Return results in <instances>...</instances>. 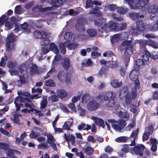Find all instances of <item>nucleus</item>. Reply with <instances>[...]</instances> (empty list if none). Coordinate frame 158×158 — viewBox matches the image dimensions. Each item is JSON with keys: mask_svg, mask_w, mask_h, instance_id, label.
<instances>
[{"mask_svg": "<svg viewBox=\"0 0 158 158\" xmlns=\"http://www.w3.org/2000/svg\"><path fill=\"white\" fill-rule=\"evenodd\" d=\"M33 35L37 39H40L43 38V35L42 32L35 30L33 33Z\"/></svg>", "mask_w": 158, "mask_h": 158, "instance_id": "nucleus-35", "label": "nucleus"}, {"mask_svg": "<svg viewBox=\"0 0 158 158\" xmlns=\"http://www.w3.org/2000/svg\"><path fill=\"white\" fill-rule=\"evenodd\" d=\"M89 20L90 22L94 21L95 25L98 27V30L102 33L105 30L106 28L107 23H106L105 19L101 18L95 20L94 16H92L89 17Z\"/></svg>", "mask_w": 158, "mask_h": 158, "instance_id": "nucleus-3", "label": "nucleus"}, {"mask_svg": "<svg viewBox=\"0 0 158 158\" xmlns=\"http://www.w3.org/2000/svg\"><path fill=\"white\" fill-rule=\"evenodd\" d=\"M22 9L20 5H17L15 8V13L16 14H20L21 13Z\"/></svg>", "mask_w": 158, "mask_h": 158, "instance_id": "nucleus-53", "label": "nucleus"}, {"mask_svg": "<svg viewBox=\"0 0 158 158\" xmlns=\"http://www.w3.org/2000/svg\"><path fill=\"white\" fill-rule=\"evenodd\" d=\"M135 123L136 121L135 119H133L132 122L130 123L125 128L127 130H130L131 128L134 127L135 124Z\"/></svg>", "mask_w": 158, "mask_h": 158, "instance_id": "nucleus-45", "label": "nucleus"}, {"mask_svg": "<svg viewBox=\"0 0 158 158\" xmlns=\"http://www.w3.org/2000/svg\"><path fill=\"white\" fill-rule=\"evenodd\" d=\"M116 123H118L120 127L123 128L125 127L127 125V122L126 121L123 119H119L117 121Z\"/></svg>", "mask_w": 158, "mask_h": 158, "instance_id": "nucleus-39", "label": "nucleus"}, {"mask_svg": "<svg viewBox=\"0 0 158 158\" xmlns=\"http://www.w3.org/2000/svg\"><path fill=\"white\" fill-rule=\"evenodd\" d=\"M138 134V128H137L136 130L133 131L131 133L130 137L135 139V138L137 137Z\"/></svg>", "mask_w": 158, "mask_h": 158, "instance_id": "nucleus-60", "label": "nucleus"}, {"mask_svg": "<svg viewBox=\"0 0 158 158\" xmlns=\"http://www.w3.org/2000/svg\"><path fill=\"white\" fill-rule=\"evenodd\" d=\"M137 60L135 61L133 69L131 71L129 76L130 79L133 81L135 85L132 88H135L136 90L138 88V63Z\"/></svg>", "mask_w": 158, "mask_h": 158, "instance_id": "nucleus-4", "label": "nucleus"}, {"mask_svg": "<svg viewBox=\"0 0 158 158\" xmlns=\"http://www.w3.org/2000/svg\"><path fill=\"white\" fill-rule=\"evenodd\" d=\"M45 85L46 86L50 87H53L55 85V84L53 80L51 79L45 82Z\"/></svg>", "mask_w": 158, "mask_h": 158, "instance_id": "nucleus-46", "label": "nucleus"}, {"mask_svg": "<svg viewBox=\"0 0 158 158\" xmlns=\"http://www.w3.org/2000/svg\"><path fill=\"white\" fill-rule=\"evenodd\" d=\"M11 43L6 42V50L7 51H10L13 49V50L15 49V46L14 44H13L12 47H11Z\"/></svg>", "mask_w": 158, "mask_h": 158, "instance_id": "nucleus-49", "label": "nucleus"}, {"mask_svg": "<svg viewBox=\"0 0 158 158\" xmlns=\"http://www.w3.org/2000/svg\"><path fill=\"white\" fill-rule=\"evenodd\" d=\"M124 2L128 4L131 9L136 10L138 8V0H124Z\"/></svg>", "mask_w": 158, "mask_h": 158, "instance_id": "nucleus-10", "label": "nucleus"}, {"mask_svg": "<svg viewBox=\"0 0 158 158\" xmlns=\"http://www.w3.org/2000/svg\"><path fill=\"white\" fill-rule=\"evenodd\" d=\"M117 9L118 10V12L121 14H125L128 10V8L127 7L124 8L121 6L118 7Z\"/></svg>", "mask_w": 158, "mask_h": 158, "instance_id": "nucleus-36", "label": "nucleus"}, {"mask_svg": "<svg viewBox=\"0 0 158 158\" xmlns=\"http://www.w3.org/2000/svg\"><path fill=\"white\" fill-rule=\"evenodd\" d=\"M29 69L31 73H38V67L36 64H32L30 67Z\"/></svg>", "mask_w": 158, "mask_h": 158, "instance_id": "nucleus-22", "label": "nucleus"}, {"mask_svg": "<svg viewBox=\"0 0 158 158\" xmlns=\"http://www.w3.org/2000/svg\"><path fill=\"white\" fill-rule=\"evenodd\" d=\"M149 11L153 14H158V5H154L152 6Z\"/></svg>", "mask_w": 158, "mask_h": 158, "instance_id": "nucleus-27", "label": "nucleus"}, {"mask_svg": "<svg viewBox=\"0 0 158 158\" xmlns=\"http://www.w3.org/2000/svg\"><path fill=\"white\" fill-rule=\"evenodd\" d=\"M49 98L52 102H56L58 101V97L55 94L51 95Z\"/></svg>", "mask_w": 158, "mask_h": 158, "instance_id": "nucleus-62", "label": "nucleus"}, {"mask_svg": "<svg viewBox=\"0 0 158 158\" xmlns=\"http://www.w3.org/2000/svg\"><path fill=\"white\" fill-rule=\"evenodd\" d=\"M118 116L120 118H124L127 120L129 118V115L127 112H123L120 111L118 113Z\"/></svg>", "mask_w": 158, "mask_h": 158, "instance_id": "nucleus-23", "label": "nucleus"}, {"mask_svg": "<svg viewBox=\"0 0 158 158\" xmlns=\"http://www.w3.org/2000/svg\"><path fill=\"white\" fill-rule=\"evenodd\" d=\"M127 24L126 23H123L119 25H118L117 31L125 30L127 28Z\"/></svg>", "mask_w": 158, "mask_h": 158, "instance_id": "nucleus-41", "label": "nucleus"}, {"mask_svg": "<svg viewBox=\"0 0 158 158\" xmlns=\"http://www.w3.org/2000/svg\"><path fill=\"white\" fill-rule=\"evenodd\" d=\"M121 35L120 34H115L110 39L111 43L113 44H115L116 43L120 40V37Z\"/></svg>", "mask_w": 158, "mask_h": 158, "instance_id": "nucleus-19", "label": "nucleus"}, {"mask_svg": "<svg viewBox=\"0 0 158 158\" xmlns=\"http://www.w3.org/2000/svg\"><path fill=\"white\" fill-rule=\"evenodd\" d=\"M86 33L89 37H92L97 35V31L94 29H88L87 30Z\"/></svg>", "mask_w": 158, "mask_h": 158, "instance_id": "nucleus-18", "label": "nucleus"}, {"mask_svg": "<svg viewBox=\"0 0 158 158\" xmlns=\"http://www.w3.org/2000/svg\"><path fill=\"white\" fill-rule=\"evenodd\" d=\"M148 0H139V5L140 7V9L144 11L146 10L147 5L148 3ZM140 8L139 7V9Z\"/></svg>", "mask_w": 158, "mask_h": 158, "instance_id": "nucleus-12", "label": "nucleus"}, {"mask_svg": "<svg viewBox=\"0 0 158 158\" xmlns=\"http://www.w3.org/2000/svg\"><path fill=\"white\" fill-rule=\"evenodd\" d=\"M38 148L40 149L45 150L46 149H48L49 148V147L48 146L47 143H40L38 145Z\"/></svg>", "mask_w": 158, "mask_h": 158, "instance_id": "nucleus-51", "label": "nucleus"}, {"mask_svg": "<svg viewBox=\"0 0 158 158\" xmlns=\"http://www.w3.org/2000/svg\"><path fill=\"white\" fill-rule=\"evenodd\" d=\"M17 65V63L15 62L8 61L7 62V66L10 69H13L15 68Z\"/></svg>", "mask_w": 158, "mask_h": 158, "instance_id": "nucleus-42", "label": "nucleus"}, {"mask_svg": "<svg viewBox=\"0 0 158 158\" xmlns=\"http://www.w3.org/2000/svg\"><path fill=\"white\" fill-rule=\"evenodd\" d=\"M50 43V41L49 40L45 37H43L41 39V44L44 46H48Z\"/></svg>", "mask_w": 158, "mask_h": 158, "instance_id": "nucleus-40", "label": "nucleus"}, {"mask_svg": "<svg viewBox=\"0 0 158 158\" xmlns=\"http://www.w3.org/2000/svg\"><path fill=\"white\" fill-rule=\"evenodd\" d=\"M15 38L13 34L10 33L6 38V42L12 43L15 41Z\"/></svg>", "mask_w": 158, "mask_h": 158, "instance_id": "nucleus-38", "label": "nucleus"}, {"mask_svg": "<svg viewBox=\"0 0 158 158\" xmlns=\"http://www.w3.org/2000/svg\"><path fill=\"white\" fill-rule=\"evenodd\" d=\"M153 130L154 127L152 125L149 124L146 128L145 132L150 135L153 133Z\"/></svg>", "mask_w": 158, "mask_h": 158, "instance_id": "nucleus-34", "label": "nucleus"}, {"mask_svg": "<svg viewBox=\"0 0 158 158\" xmlns=\"http://www.w3.org/2000/svg\"><path fill=\"white\" fill-rule=\"evenodd\" d=\"M28 24L26 22H24L23 24L20 25L21 28L22 29L24 32L27 33H29L30 32V30L28 28Z\"/></svg>", "mask_w": 158, "mask_h": 158, "instance_id": "nucleus-25", "label": "nucleus"}, {"mask_svg": "<svg viewBox=\"0 0 158 158\" xmlns=\"http://www.w3.org/2000/svg\"><path fill=\"white\" fill-rule=\"evenodd\" d=\"M151 57L154 60L158 58V52L154 51L152 52V54H151Z\"/></svg>", "mask_w": 158, "mask_h": 158, "instance_id": "nucleus-54", "label": "nucleus"}, {"mask_svg": "<svg viewBox=\"0 0 158 158\" xmlns=\"http://www.w3.org/2000/svg\"><path fill=\"white\" fill-rule=\"evenodd\" d=\"M100 104L94 100L89 101L87 105L88 110L91 111H95L99 108Z\"/></svg>", "mask_w": 158, "mask_h": 158, "instance_id": "nucleus-7", "label": "nucleus"}, {"mask_svg": "<svg viewBox=\"0 0 158 158\" xmlns=\"http://www.w3.org/2000/svg\"><path fill=\"white\" fill-rule=\"evenodd\" d=\"M89 14H95L98 16H100L102 15V14L100 11L98 7L92 8L89 12Z\"/></svg>", "mask_w": 158, "mask_h": 158, "instance_id": "nucleus-14", "label": "nucleus"}, {"mask_svg": "<svg viewBox=\"0 0 158 158\" xmlns=\"http://www.w3.org/2000/svg\"><path fill=\"white\" fill-rule=\"evenodd\" d=\"M9 145L8 144L0 142V148L6 150L8 149Z\"/></svg>", "mask_w": 158, "mask_h": 158, "instance_id": "nucleus-57", "label": "nucleus"}, {"mask_svg": "<svg viewBox=\"0 0 158 158\" xmlns=\"http://www.w3.org/2000/svg\"><path fill=\"white\" fill-rule=\"evenodd\" d=\"M118 23L110 20L107 23L106 28H109L112 31H117Z\"/></svg>", "mask_w": 158, "mask_h": 158, "instance_id": "nucleus-9", "label": "nucleus"}, {"mask_svg": "<svg viewBox=\"0 0 158 158\" xmlns=\"http://www.w3.org/2000/svg\"><path fill=\"white\" fill-rule=\"evenodd\" d=\"M129 17L133 20L135 21H136V27L137 28H138V13H135L134 12L130 13L129 14Z\"/></svg>", "mask_w": 158, "mask_h": 158, "instance_id": "nucleus-20", "label": "nucleus"}, {"mask_svg": "<svg viewBox=\"0 0 158 158\" xmlns=\"http://www.w3.org/2000/svg\"><path fill=\"white\" fill-rule=\"evenodd\" d=\"M49 48L56 55H58L59 52V50L57 45L54 43H51L50 44Z\"/></svg>", "mask_w": 158, "mask_h": 158, "instance_id": "nucleus-13", "label": "nucleus"}, {"mask_svg": "<svg viewBox=\"0 0 158 158\" xmlns=\"http://www.w3.org/2000/svg\"><path fill=\"white\" fill-rule=\"evenodd\" d=\"M76 26L78 31H85V30L84 24L79 21L78 20Z\"/></svg>", "mask_w": 158, "mask_h": 158, "instance_id": "nucleus-37", "label": "nucleus"}, {"mask_svg": "<svg viewBox=\"0 0 158 158\" xmlns=\"http://www.w3.org/2000/svg\"><path fill=\"white\" fill-rule=\"evenodd\" d=\"M107 68L105 67H102L100 69L98 74L100 76H101L103 75H106L107 74Z\"/></svg>", "mask_w": 158, "mask_h": 158, "instance_id": "nucleus-43", "label": "nucleus"}, {"mask_svg": "<svg viewBox=\"0 0 158 158\" xmlns=\"http://www.w3.org/2000/svg\"><path fill=\"white\" fill-rule=\"evenodd\" d=\"M13 24L10 22L7 21L6 22L5 26L6 28V30H8L12 29L13 27Z\"/></svg>", "mask_w": 158, "mask_h": 158, "instance_id": "nucleus-56", "label": "nucleus"}, {"mask_svg": "<svg viewBox=\"0 0 158 158\" xmlns=\"http://www.w3.org/2000/svg\"><path fill=\"white\" fill-rule=\"evenodd\" d=\"M39 136L38 133H36L33 130L32 131L29 135V137L31 138L36 139Z\"/></svg>", "mask_w": 158, "mask_h": 158, "instance_id": "nucleus-63", "label": "nucleus"}, {"mask_svg": "<svg viewBox=\"0 0 158 158\" xmlns=\"http://www.w3.org/2000/svg\"><path fill=\"white\" fill-rule=\"evenodd\" d=\"M59 49L60 52L63 54H65L66 52V45L64 43H60L59 45Z\"/></svg>", "mask_w": 158, "mask_h": 158, "instance_id": "nucleus-29", "label": "nucleus"}, {"mask_svg": "<svg viewBox=\"0 0 158 158\" xmlns=\"http://www.w3.org/2000/svg\"><path fill=\"white\" fill-rule=\"evenodd\" d=\"M131 43V40H124L122 42L120 47V50L125 49L123 60L125 62V65L126 67L128 65L131 55L132 53V48L133 47V45Z\"/></svg>", "mask_w": 158, "mask_h": 158, "instance_id": "nucleus-1", "label": "nucleus"}, {"mask_svg": "<svg viewBox=\"0 0 158 158\" xmlns=\"http://www.w3.org/2000/svg\"><path fill=\"white\" fill-rule=\"evenodd\" d=\"M95 123L96 125L102 127L103 128H104L105 127L103 120L100 118H98L95 121Z\"/></svg>", "mask_w": 158, "mask_h": 158, "instance_id": "nucleus-32", "label": "nucleus"}, {"mask_svg": "<svg viewBox=\"0 0 158 158\" xmlns=\"http://www.w3.org/2000/svg\"><path fill=\"white\" fill-rule=\"evenodd\" d=\"M94 152V150L93 148L89 146L87 147L84 150V152L87 155H92L93 153Z\"/></svg>", "mask_w": 158, "mask_h": 158, "instance_id": "nucleus-30", "label": "nucleus"}, {"mask_svg": "<svg viewBox=\"0 0 158 158\" xmlns=\"http://www.w3.org/2000/svg\"><path fill=\"white\" fill-rule=\"evenodd\" d=\"M137 91L135 88H132L131 90V95H128L125 98V103L127 105L129 106L132 103V100H135L137 96Z\"/></svg>", "mask_w": 158, "mask_h": 158, "instance_id": "nucleus-6", "label": "nucleus"}, {"mask_svg": "<svg viewBox=\"0 0 158 158\" xmlns=\"http://www.w3.org/2000/svg\"><path fill=\"white\" fill-rule=\"evenodd\" d=\"M110 84L114 88H117L121 86L123 84L122 82H118L116 79H113L110 81Z\"/></svg>", "mask_w": 158, "mask_h": 158, "instance_id": "nucleus-15", "label": "nucleus"}, {"mask_svg": "<svg viewBox=\"0 0 158 158\" xmlns=\"http://www.w3.org/2000/svg\"><path fill=\"white\" fill-rule=\"evenodd\" d=\"M128 95H131V93L129 92L127 87L124 86L122 87L119 91V97L120 99L122 100L124 98H126Z\"/></svg>", "mask_w": 158, "mask_h": 158, "instance_id": "nucleus-8", "label": "nucleus"}, {"mask_svg": "<svg viewBox=\"0 0 158 158\" xmlns=\"http://www.w3.org/2000/svg\"><path fill=\"white\" fill-rule=\"evenodd\" d=\"M139 44L140 47L143 49V51L147 50L146 47L148 43L146 40H139Z\"/></svg>", "mask_w": 158, "mask_h": 158, "instance_id": "nucleus-26", "label": "nucleus"}, {"mask_svg": "<svg viewBox=\"0 0 158 158\" xmlns=\"http://www.w3.org/2000/svg\"><path fill=\"white\" fill-rule=\"evenodd\" d=\"M78 20L79 21L83 23L84 25L87 24L88 23V20L87 19L84 17L79 18L78 19Z\"/></svg>", "mask_w": 158, "mask_h": 158, "instance_id": "nucleus-61", "label": "nucleus"}, {"mask_svg": "<svg viewBox=\"0 0 158 158\" xmlns=\"http://www.w3.org/2000/svg\"><path fill=\"white\" fill-rule=\"evenodd\" d=\"M14 123L18 124L20 123V119L18 117L17 114H14L13 115V118L12 119Z\"/></svg>", "mask_w": 158, "mask_h": 158, "instance_id": "nucleus-48", "label": "nucleus"}, {"mask_svg": "<svg viewBox=\"0 0 158 158\" xmlns=\"http://www.w3.org/2000/svg\"><path fill=\"white\" fill-rule=\"evenodd\" d=\"M70 60L69 58L66 57L64 58L61 62L62 65L64 69L67 71L69 69L70 67L72 66L71 64Z\"/></svg>", "mask_w": 158, "mask_h": 158, "instance_id": "nucleus-11", "label": "nucleus"}, {"mask_svg": "<svg viewBox=\"0 0 158 158\" xmlns=\"http://www.w3.org/2000/svg\"><path fill=\"white\" fill-rule=\"evenodd\" d=\"M100 55V53L97 52H93L91 54V57L94 59L98 58Z\"/></svg>", "mask_w": 158, "mask_h": 158, "instance_id": "nucleus-64", "label": "nucleus"}, {"mask_svg": "<svg viewBox=\"0 0 158 158\" xmlns=\"http://www.w3.org/2000/svg\"><path fill=\"white\" fill-rule=\"evenodd\" d=\"M57 95L60 98H65L67 95V91L63 89H59L57 91Z\"/></svg>", "mask_w": 158, "mask_h": 158, "instance_id": "nucleus-17", "label": "nucleus"}, {"mask_svg": "<svg viewBox=\"0 0 158 158\" xmlns=\"http://www.w3.org/2000/svg\"><path fill=\"white\" fill-rule=\"evenodd\" d=\"M47 142L48 143L50 144L55 141L54 137L51 134H49L47 136Z\"/></svg>", "mask_w": 158, "mask_h": 158, "instance_id": "nucleus-44", "label": "nucleus"}, {"mask_svg": "<svg viewBox=\"0 0 158 158\" xmlns=\"http://www.w3.org/2000/svg\"><path fill=\"white\" fill-rule=\"evenodd\" d=\"M104 99L105 104L106 106L114 107L116 102L115 92L111 91L107 92L104 96Z\"/></svg>", "mask_w": 158, "mask_h": 158, "instance_id": "nucleus-2", "label": "nucleus"}, {"mask_svg": "<svg viewBox=\"0 0 158 158\" xmlns=\"http://www.w3.org/2000/svg\"><path fill=\"white\" fill-rule=\"evenodd\" d=\"M147 42L148 43V45L152 46L154 48H156L157 47V45L154 41L150 40H148Z\"/></svg>", "mask_w": 158, "mask_h": 158, "instance_id": "nucleus-55", "label": "nucleus"}, {"mask_svg": "<svg viewBox=\"0 0 158 158\" xmlns=\"http://www.w3.org/2000/svg\"><path fill=\"white\" fill-rule=\"evenodd\" d=\"M68 74L67 73L66 74L64 71H61L58 73L57 77L60 81L63 82L64 81L66 75Z\"/></svg>", "mask_w": 158, "mask_h": 158, "instance_id": "nucleus-16", "label": "nucleus"}, {"mask_svg": "<svg viewBox=\"0 0 158 158\" xmlns=\"http://www.w3.org/2000/svg\"><path fill=\"white\" fill-rule=\"evenodd\" d=\"M144 53L141 56V59L139 58V69L141 65L144 66L147 64V61L149 60L151 57V53L147 50L143 51Z\"/></svg>", "mask_w": 158, "mask_h": 158, "instance_id": "nucleus-5", "label": "nucleus"}, {"mask_svg": "<svg viewBox=\"0 0 158 158\" xmlns=\"http://www.w3.org/2000/svg\"><path fill=\"white\" fill-rule=\"evenodd\" d=\"M118 7L116 5L110 4L107 6V8L110 11H114L117 9Z\"/></svg>", "mask_w": 158, "mask_h": 158, "instance_id": "nucleus-50", "label": "nucleus"}, {"mask_svg": "<svg viewBox=\"0 0 158 158\" xmlns=\"http://www.w3.org/2000/svg\"><path fill=\"white\" fill-rule=\"evenodd\" d=\"M146 26L142 20H139V32H143L145 29Z\"/></svg>", "mask_w": 158, "mask_h": 158, "instance_id": "nucleus-33", "label": "nucleus"}, {"mask_svg": "<svg viewBox=\"0 0 158 158\" xmlns=\"http://www.w3.org/2000/svg\"><path fill=\"white\" fill-rule=\"evenodd\" d=\"M151 19L154 21L155 23H157L158 22V14H153L150 17Z\"/></svg>", "mask_w": 158, "mask_h": 158, "instance_id": "nucleus-59", "label": "nucleus"}, {"mask_svg": "<svg viewBox=\"0 0 158 158\" xmlns=\"http://www.w3.org/2000/svg\"><path fill=\"white\" fill-rule=\"evenodd\" d=\"M118 66V63L114 61H108L106 63V67L112 68H115Z\"/></svg>", "mask_w": 158, "mask_h": 158, "instance_id": "nucleus-21", "label": "nucleus"}, {"mask_svg": "<svg viewBox=\"0 0 158 158\" xmlns=\"http://www.w3.org/2000/svg\"><path fill=\"white\" fill-rule=\"evenodd\" d=\"M145 148V146L142 144L139 145V156H142L143 155V153L142 152V151H144Z\"/></svg>", "mask_w": 158, "mask_h": 158, "instance_id": "nucleus-52", "label": "nucleus"}, {"mask_svg": "<svg viewBox=\"0 0 158 158\" xmlns=\"http://www.w3.org/2000/svg\"><path fill=\"white\" fill-rule=\"evenodd\" d=\"M63 1L62 0H56L52 2V6L56 9L63 5Z\"/></svg>", "mask_w": 158, "mask_h": 158, "instance_id": "nucleus-24", "label": "nucleus"}, {"mask_svg": "<svg viewBox=\"0 0 158 158\" xmlns=\"http://www.w3.org/2000/svg\"><path fill=\"white\" fill-rule=\"evenodd\" d=\"M15 155L14 149H10L8 150L6 154V156L8 158H11Z\"/></svg>", "mask_w": 158, "mask_h": 158, "instance_id": "nucleus-58", "label": "nucleus"}, {"mask_svg": "<svg viewBox=\"0 0 158 158\" xmlns=\"http://www.w3.org/2000/svg\"><path fill=\"white\" fill-rule=\"evenodd\" d=\"M19 80L17 81L18 83V85L19 86H21L22 85L24 84L26 82V79L25 77L21 75L19 76Z\"/></svg>", "mask_w": 158, "mask_h": 158, "instance_id": "nucleus-31", "label": "nucleus"}, {"mask_svg": "<svg viewBox=\"0 0 158 158\" xmlns=\"http://www.w3.org/2000/svg\"><path fill=\"white\" fill-rule=\"evenodd\" d=\"M130 151L131 153L138 155V145H137L133 148H131Z\"/></svg>", "mask_w": 158, "mask_h": 158, "instance_id": "nucleus-47", "label": "nucleus"}, {"mask_svg": "<svg viewBox=\"0 0 158 158\" xmlns=\"http://www.w3.org/2000/svg\"><path fill=\"white\" fill-rule=\"evenodd\" d=\"M129 138V137L127 136H120L116 139V141L118 143H125L127 142V140H128Z\"/></svg>", "mask_w": 158, "mask_h": 158, "instance_id": "nucleus-28", "label": "nucleus"}]
</instances>
